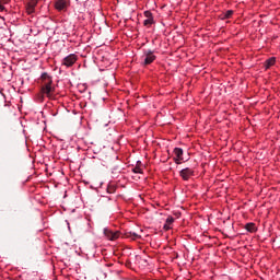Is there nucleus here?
<instances>
[{"mask_svg": "<svg viewBox=\"0 0 280 280\" xmlns=\"http://www.w3.org/2000/svg\"><path fill=\"white\" fill-rule=\"evenodd\" d=\"M42 93L43 95H47L48 97H51L54 95V92L56 91V88H54L51 84H54V81L51 80V77H49L48 73L44 72L42 74Z\"/></svg>", "mask_w": 280, "mask_h": 280, "instance_id": "1", "label": "nucleus"}, {"mask_svg": "<svg viewBox=\"0 0 280 280\" xmlns=\"http://www.w3.org/2000/svg\"><path fill=\"white\" fill-rule=\"evenodd\" d=\"M140 62L143 67H148V65H152L156 60V56L150 49L143 50V55L140 58Z\"/></svg>", "mask_w": 280, "mask_h": 280, "instance_id": "2", "label": "nucleus"}, {"mask_svg": "<svg viewBox=\"0 0 280 280\" xmlns=\"http://www.w3.org/2000/svg\"><path fill=\"white\" fill-rule=\"evenodd\" d=\"M104 235L107 237V240H110V242H115V240H119V231L113 232L108 228L104 229Z\"/></svg>", "mask_w": 280, "mask_h": 280, "instance_id": "3", "label": "nucleus"}, {"mask_svg": "<svg viewBox=\"0 0 280 280\" xmlns=\"http://www.w3.org/2000/svg\"><path fill=\"white\" fill-rule=\"evenodd\" d=\"M77 61H78V56L71 54V55L67 56L66 58H63L62 65L65 67H73V65H75Z\"/></svg>", "mask_w": 280, "mask_h": 280, "instance_id": "4", "label": "nucleus"}, {"mask_svg": "<svg viewBox=\"0 0 280 280\" xmlns=\"http://www.w3.org/2000/svg\"><path fill=\"white\" fill-rule=\"evenodd\" d=\"M179 176L183 178V180H189L191 176H194V170L186 167L179 172Z\"/></svg>", "mask_w": 280, "mask_h": 280, "instance_id": "5", "label": "nucleus"}, {"mask_svg": "<svg viewBox=\"0 0 280 280\" xmlns=\"http://www.w3.org/2000/svg\"><path fill=\"white\" fill-rule=\"evenodd\" d=\"M36 5H38V0H28V2L26 3L27 14H34Z\"/></svg>", "mask_w": 280, "mask_h": 280, "instance_id": "6", "label": "nucleus"}, {"mask_svg": "<svg viewBox=\"0 0 280 280\" xmlns=\"http://www.w3.org/2000/svg\"><path fill=\"white\" fill-rule=\"evenodd\" d=\"M55 8L59 12H62V10H67V8H69V2L67 0H56Z\"/></svg>", "mask_w": 280, "mask_h": 280, "instance_id": "7", "label": "nucleus"}, {"mask_svg": "<svg viewBox=\"0 0 280 280\" xmlns=\"http://www.w3.org/2000/svg\"><path fill=\"white\" fill-rule=\"evenodd\" d=\"M144 16L147 20L143 21V25L145 27H150V25H152V23H154V18H152V12L144 11Z\"/></svg>", "mask_w": 280, "mask_h": 280, "instance_id": "8", "label": "nucleus"}, {"mask_svg": "<svg viewBox=\"0 0 280 280\" xmlns=\"http://www.w3.org/2000/svg\"><path fill=\"white\" fill-rule=\"evenodd\" d=\"M174 154H175V156H176L175 162H176L177 164H179L180 161H183V149H180V148H175V149H174Z\"/></svg>", "mask_w": 280, "mask_h": 280, "instance_id": "9", "label": "nucleus"}, {"mask_svg": "<svg viewBox=\"0 0 280 280\" xmlns=\"http://www.w3.org/2000/svg\"><path fill=\"white\" fill-rule=\"evenodd\" d=\"M277 62V58L271 57L265 61V68L270 69V67H275V63Z\"/></svg>", "mask_w": 280, "mask_h": 280, "instance_id": "10", "label": "nucleus"}, {"mask_svg": "<svg viewBox=\"0 0 280 280\" xmlns=\"http://www.w3.org/2000/svg\"><path fill=\"white\" fill-rule=\"evenodd\" d=\"M174 224V218L173 217H167L166 222L163 226L164 231H170L172 229L170 225Z\"/></svg>", "mask_w": 280, "mask_h": 280, "instance_id": "11", "label": "nucleus"}, {"mask_svg": "<svg viewBox=\"0 0 280 280\" xmlns=\"http://www.w3.org/2000/svg\"><path fill=\"white\" fill-rule=\"evenodd\" d=\"M246 231L249 233H255L257 231V228L255 226V223H247L245 225Z\"/></svg>", "mask_w": 280, "mask_h": 280, "instance_id": "12", "label": "nucleus"}, {"mask_svg": "<svg viewBox=\"0 0 280 280\" xmlns=\"http://www.w3.org/2000/svg\"><path fill=\"white\" fill-rule=\"evenodd\" d=\"M126 237H128L129 240H139V238H141V235H139L135 232H128V233H126Z\"/></svg>", "mask_w": 280, "mask_h": 280, "instance_id": "13", "label": "nucleus"}, {"mask_svg": "<svg viewBox=\"0 0 280 280\" xmlns=\"http://www.w3.org/2000/svg\"><path fill=\"white\" fill-rule=\"evenodd\" d=\"M233 16V10H228L225 13H223L221 19H231Z\"/></svg>", "mask_w": 280, "mask_h": 280, "instance_id": "14", "label": "nucleus"}, {"mask_svg": "<svg viewBox=\"0 0 280 280\" xmlns=\"http://www.w3.org/2000/svg\"><path fill=\"white\" fill-rule=\"evenodd\" d=\"M5 3H10V0H0V12H3L5 10Z\"/></svg>", "mask_w": 280, "mask_h": 280, "instance_id": "15", "label": "nucleus"}, {"mask_svg": "<svg viewBox=\"0 0 280 280\" xmlns=\"http://www.w3.org/2000/svg\"><path fill=\"white\" fill-rule=\"evenodd\" d=\"M132 172L135 174H143V170H141V166L136 165V167L132 168Z\"/></svg>", "mask_w": 280, "mask_h": 280, "instance_id": "16", "label": "nucleus"}, {"mask_svg": "<svg viewBox=\"0 0 280 280\" xmlns=\"http://www.w3.org/2000/svg\"><path fill=\"white\" fill-rule=\"evenodd\" d=\"M107 192L108 194H115V186H108L107 187Z\"/></svg>", "mask_w": 280, "mask_h": 280, "instance_id": "17", "label": "nucleus"}, {"mask_svg": "<svg viewBox=\"0 0 280 280\" xmlns=\"http://www.w3.org/2000/svg\"><path fill=\"white\" fill-rule=\"evenodd\" d=\"M139 167H141V161H138L137 164Z\"/></svg>", "mask_w": 280, "mask_h": 280, "instance_id": "18", "label": "nucleus"}]
</instances>
